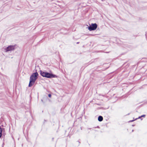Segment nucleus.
I'll return each instance as SVG.
<instances>
[{
  "instance_id": "423d86ee",
  "label": "nucleus",
  "mask_w": 147,
  "mask_h": 147,
  "mask_svg": "<svg viewBox=\"0 0 147 147\" xmlns=\"http://www.w3.org/2000/svg\"><path fill=\"white\" fill-rule=\"evenodd\" d=\"M2 129L0 127V138L1 137L2 134Z\"/></svg>"
},
{
  "instance_id": "f257e3e1",
  "label": "nucleus",
  "mask_w": 147,
  "mask_h": 147,
  "mask_svg": "<svg viewBox=\"0 0 147 147\" xmlns=\"http://www.w3.org/2000/svg\"><path fill=\"white\" fill-rule=\"evenodd\" d=\"M38 74L37 72L33 73L31 76L30 77V82L29 84V87L32 86L34 84L36 80L38 78Z\"/></svg>"
},
{
  "instance_id": "39448f33",
  "label": "nucleus",
  "mask_w": 147,
  "mask_h": 147,
  "mask_svg": "<svg viewBox=\"0 0 147 147\" xmlns=\"http://www.w3.org/2000/svg\"><path fill=\"white\" fill-rule=\"evenodd\" d=\"M103 119V117L101 116H99L98 118V120L99 121H101Z\"/></svg>"
},
{
  "instance_id": "0eeeda50",
  "label": "nucleus",
  "mask_w": 147,
  "mask_h": 147,
  "mask_svg": "<svg viewBox=\"0 0 147 147\" xmlns=\"http://www.w3.org/2000/svg\"><path fill=\"white\" fill-rule=\"evenodd\" d=\"M145 115H143L140 116L138 117V119H140L141 118V117H145Z\"/></svg>"
},
{
  "instance_id": "7ed1b4c3",
  "label": "nucleus",
  "mask_w": 147,
  "mask_h": 147,
  "mask_svg": "<svg viewBox=\"0 0 147 147\" xmlns=\"http://www.w3.org/2000/svg\"><path fill=\"white\" fill-rule=\"evenodd\" d=\"M97 26L96 23L92 24L88 27V29L90 31L95 30L97 28Z\"/></svg>"
},
{
  "instance_id": "1a4fd4ad",
  "label": "nucleus",
  "mask_w": 147,
  "mask_h": 147,
  "mask_svg": "<svg viewBox=\"0 0 147 147\" xmlns=\"http://www.w3.org/2000/svg\"><path fill=\"white\" fill-rule=\"evenodd\" d=\"M134 121V120H131V121H130V122H133Z\"/></svg>"
},
{
  "instance_id": "20e7f679",
  "label": "nucleus",
  "mask_w": 147,
  "mask_h": 147,
  "mask_svg": "<svg viewBox=\"0 0 147 147\" xmlns=\"http://www.w3.org/2000/svg\"><path fill=\"white\" fill-rule=\"evenodd\" d=\"M15 48V45H10L5 49V51L6 52L11 51L14 50Z\"/></svg>"
},
{
  "instance_id": "6e6552de",
  "label": "nucleus",
  "mask_w": 147,
  "mask_h": 147,
  "mask_svg": "<svg viewBox=\"0 0 147 147\" xmlns=\"http://www.w3.org/2000/svg\"><path fill=\"white\" fill-rule=\"evenodd\" d=\"M48 96L49 97H51V95L50 94H49L48 95Z\"/></svg>"
},
{
  "instance_id": "f03ea898",
  "label": "nucleus",
  "mask_w": 147,
  "mask_h": 147,
  "mask_svg": "<svg viewBox=\"0 0 147 147\" xmlns=\"http://www.w3.org/2000/svg\"><path fill=\"white\" fill-rule=\"evenodd\" d=\"M40 74L42 76L47 78H54L57 77L55 75L41 70L40 71Z\"/></svg>"
}]
</instances>
